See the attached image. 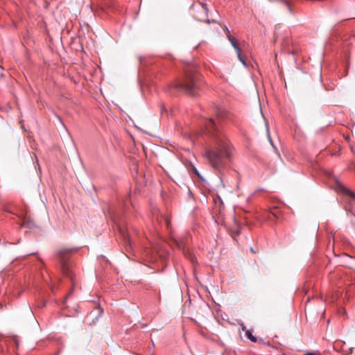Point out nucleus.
<instances>
[{
    "label": "nucleus",
    "mask_w": 355,
    "mask_h": 355,
    "mask_svg": "<svg viewBox=\"0 0 355 355\" xmlns=\"http://www.w3.org/2000/svg\"><path fill=\"white\" fill-rule=\"evenodd\" d=\"M230 114L223 108H219L216 112L215 119L209 118L205 122V129L212 137V144L205 152V156L209 164L216 171L220 173L230 160L232 148L229 141L221 132L217 123L228 119Z\"/></svg>",
    "instance_id": "obj_1"
},
{
    "label": "nucleus",
    "mask_w": 355,
    "mask_h": 355,
    "mask_svg": "<svg viewBox=\"0 0 355 355\" xmlns=\"http://www.w3.org/2000/svg\"><path fill=\"white\" fill-rule=\"evenodd\" d=\"M202 85L201 76L193 68L189 67L185 69L184 78L176 87L184 90L190 96H195L198 94Z\"/></svg>",
    "instance_id": "obj_2"
},
{
    "label": "nucleus",
    "mask_w": 355,
    "mask_h": 355,
    "mask_svg": "<svg viewBox=\"0 0 355 355\" xmlns=\"http://www.w3.org/2000/svg\"><path fill=\"white\" fill-rule=\"evenodd\" d=\"M78 251V248H61L57 252V257L60 264V268L64 275L73 281V273L69 262L70 257Z\"/></svg>",
    "instance_id": "obj_3"
},
{
    "label": "nucleus",
    "mask_w": 355,
    "mask_h": 355,
    "mask_svg": "<svg viewBox=\"0 0 355 355\" xmlns=\"http://www.w3.org/2000/svg\"><path fill=\"white\" fill-rule=\"evenodd\" d=\"M340 190L344 195L349 196V198H351L352 199L355 200V193L354 192L349 190L347 188L345 187L344 186H340Z\"/></svg>",
    "instance_id": "obj_4"
},
{
    "label": "nucleus",
    "mask_w": 355,
    "mask_h": 355,
    "mask_svg": "<svg viewBox=\"0 0 355 355\" xmlns=\"http://www.w3.org/2000/svg\"><path fill=\"white\" fill-rule=\"evenodd\" d=\"M245 336L249 340H250L253 343H256L257 340V338L254 336H253L252 332L249 330L246 331Z\"/></svg>",
    "instance_id": "obj_5"
},
{
    "label": "nucleus",
    "mask_w": 355,
    "mask_h": 355,
    "mask_svg": "<svg viewBox=\"0 0 355 355\" xmlns=\"http://www.w3.org/2000/svg\"><path fill=\"white\" fill-rule=\"evenodd\" d=\"M175 243L177 244L178 248L180 250H184V248H185V243L183 241V239H179V240H175Z\"/></svg>",
    "instance_id": "obj_6"
},
{
    "label": "nucleus",
    "mask_w": 355,
    "mask_h": 355,
    "mask_svg": "<svg viewBox=\"0 0 355 355\" xmlns=\"http://www.w3.org/2000/svg\"><path fill=\"white\" fill-rule=\"evenodd\" d=\"M237 53V57H238V59L239 60V61L244 65V66H247L246 64V62H245V57L242 55L241 53V50L240 51V52H236Z\"/></svg>",
    "instance_id": "obj_7"
},
{
    "label": "nucleus",
    "mask_w": 355,
    "mask_h": 355,
    "mask_svg": "<svg viewBox=\"0 0 355 355\" xmlns=\"http://www.w3.org/2000/svg\"><path fill=\"white\" fill-rule=\"evenodd\" d=\"M232 46H233V48L235 49V51L236 52H240V51L241 50V48L239 47L238 43H237V41L234 42H232Z\"/></svg>",
    "instance_id": "obj_8"
},
{
    "label": "nucleus",
    "mask_w": 355,
    "mask_h": 355,
    "mask_svg": "<svg viewBox=\"0 0 355 355\" xmlns=\"http://www.w3.org/2000/svg\"><path fill=\"white\" fill-rule=\"evenodd\" d=\"M164 222H165V224H166V226L167 227V228H169L170 225H171L170 218L168 217H164Z\"/></svg>",
    "instance_id": "obj_9"
},
{
    "label": "nucleus",
    "mask_w": 355,
    "mask_h": 355,
    "mask_svg": "<svg viewBox=\"0 0 355 355\" xmlns=\"http://www.w3.org/2000/svg\"><path fill=\"white\" fill-rule=\"evenodd\" d=\"M227 39L231 44L232 42H234L236 41V40L231 34H227Z\"/></svg>",
    "instance_id": "obj_10"
},
{
    "label": "nucleus",
    "mask_w": 355,
    "mask_h": 355,
    "mask_svg": "<svg viewBox=\"0 0 355 355\" xmlns=\"http://www.w3.org/2000/svg\"><path fill=\"white\" fill-rule=\"evenodd\" d=\"M119 232L121 233V234L124 236V238L126 237L125 233L124 231H122L121 229L119 230Z\"/></svg>",
    "instance_id": "obj_11"
},
{
    "label": "nucleus",
    "mask_w": 355,
    "mask_h": 355,
    "mask_svg": "<svg viewBox=\"0 0 355 355\" xmlns=\"http://www.w3.org/2000/svg\"><path fill=\"white\" fill-rule=\"evenodd\" d=\"M194 172H195V173H196L198 177H200V174H199L198 171H197V169H196V168H194Z\"/></svg>",
    "instance_id": "obj_12"
},
{
    "label": "nucleus",
    "mask_w": 355,
    "mask_h": 355,
    "mask_svg": "<svg viewBox=\"0 0 355 355\" xmlns=\"http://www.w3.org/2000/svg\"><path fill=\"white\" fill-rule=\"evenodd\" d=\"M225 31L227 35V34H230V31H229V29L227 27L225 28Z\"/></svg>",
    "instance_id": "obj_13"
},
{
    "label": "nucleus",
    "mask_w": 355,
    "mask_h": 355,
    "mask_svg": "<svg viewBox=\"0 0 355 355\" xmlns=\"http://www.w3.org/2000/svg\"><path fill=\"white\" fill-rule=\"evenodd\" d=\"M236 234H241V231L238 229L236 230Z\"/></svg>",
    "instance_id": "obj_14"
},
{
    "label": "nucleus",
    "mask_w": 355,
    "mask_h": 355,
    "mask_svg": "<svg viewBox=\"0 0 355 355\" xmlns=\"http://www.w3.org/2000/svg\"><path fill=\"white\" fill-rule=\"evenodd\" d=\"M284 3L289 7L288 3L287 1H284Z\"/></svg>",
    "instance_id": "obj_15"
},
{
    "label": "nucleus",
    "mask_w": 355,
    "mask_h": 355,
    "mask_svg": "<svg viewBox=\"0 0 355 355\" xmlns=\"http://www.w3.org/2000/svg\"><path fill=\"white\" fill-rule=\"evenodd\" d=\"M304 355H313V354L312 353H306Z\"/></svg>",
    "instance_id": "obj_16"
},
{
    "label": "nucleus",
    "mask_w": 355,
    "mask_h": 355,
    "mask_svg": "<svg viewBox=\"0 0 355 355\" xmlns=\"http://www.w3.org/2000/svg\"><path fill=\"white\" fill-rule=\"evenodd\" d=\"M349 169H350V170H355V168H353L352 167L349 166Z\"/></svg>",
    "instance_id": "obj_17"
}]
</instances>
